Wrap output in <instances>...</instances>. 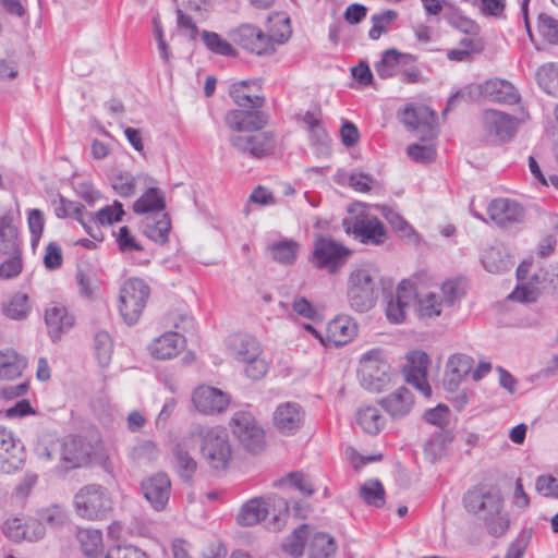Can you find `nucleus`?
Returning <instances> with one entry per match:
<instances>
[{
  "label": "nucleus",
  "mask_w": 558,
  "mask_h": 558,
  "mask_svg": "<svg viewBox=\"0 0 558 558\" xmlns=\"http://www.w3.org/2000/svg\"><path fill=\"white\" fill-rule=\"evenodd\" d=\"M463 505L468 512L484 521L490 535L500 537L509 530L510 520L502 511L504 498L498 489L474 486L464 494Z\"/></svg>",
  "instance_id": "obj_1"
},
{
  "label": "nucleus",
  "mask_w": 558,
  "mask_h": 558,
  "mask_svg": "<svg viewBox=\"0 0 558 558\" xmlns=\"http://www.w3.org/2000/svg\"><path fill=\"white\" fill-rule=\"evenodd\" d=\"M247 86V81L232 86L230 96L241 109L230 110L225 116L227 126L238 134L260 131L268 123V116L259 110L264 106L265 98L245 94L242 88Z\"/></svg>",
  "instance_id": "obj_2"
},
{
  "label": "nucleus",
  "mask_w": 558,
  "mask_h": 558,
  "mask_svg": "<svg viewBox=\"0 0 558 558\" xmlns=\"http://www.w3.org/2000/svg\"><path fill=\"white\" fill-rule=\"evenodd\" d=\"M379 275L371 266H362L351 271L347 284V298L351 308L365 313L373 308L377 299Z\"/></svg>",
  "instance_id": "obj_3"
},
{
  "label": "nucleus",
  "mask_w": 558,
  "mask_h": 558,
  "mask_svg": "<svg viewBox=\"0 0 558 558\" xmlns=\"http://www.w3.org/2000/svg\"><path fill=\"white\" fill-rule=\"evenodd\" d=\"M201 453L207 464L217 471L226 470L232 459V447L225 429L198 426Z\"/></svg>",
  "instance_id": "obj_4"
},
{
  "label": "nucleus",
  "mask_w": 558,
  "mask_h": 558,
  "mask_svg": "<svg viewBox=\"0 0 558 558\" xmlns=\"http://www.w3.org/2000/svg\"><path fill=\"white\" fill-rule=\"evenodd\" d=\"M77 514L87 520H104L113 510L108 489L99 484H87L74 496Z\"/></svg>",
  "instance_id": "obj_5"
},
{
  "label": "nucleus",
  "mask_w": 558,
  "mask_h": 558,
  "mask_svg": "<svg viewBox=\"0 0 558 558\" xmlns=\"http://www.w3.org/2000/svg\"><path fill=\"white\" fill-rule=\"evenodd\" d=\"M352 251L336 240L319 235L313 243L311 263L317 269L336 275L347 264Z\"/></svg>",
  "instance_id": "obj_6"
},
{
  "label": "nucleus",
  "mask_w": 558,
  "mask_h": 558,
  "mask_svg": "<svg viewBox=\"0 0 558 558\" xmlns=\"http://www.w3.org/2000/svg\"><path fill=\"white\" fill-rule=\"evenodd\" d=\"M150 294L149 286L140 278L128 279L120 288L119 311L123 320L136 324L146 307Z\"/></svg>",
  "instance_id": "obj_7"
},
{
  "label": "nucleus",
  "mask_w": 558,
  "mask_h": 558,
  "mask_svg": "<svg viewBox=\"0 0 558 558\" xmlns=\"http://www.w3.org/2000/svg\"><path fill=\"white\" fill-rule=\"evenodd\" d=\"M230 425L232 433L247 451L258 453L264 449V430L256 424L254 416L250 412H235L231 417Z\"/></svg>",
  "instance_id": "obj_8"
},
{
  "label": "nucleus",
  "mask_w": 558,
  "mask_h": 558,
  "mask_svg": "<svg viewBox=\"0 0 558 558\" xmlns=\"http://www.w3.org/2000/svg\"><path fill=\"white\" fill-rule=\"evenodd\" d=\"M230 145L243 155L264 158L272 155L277 148L276 136L270 131L248 134H234L229 138Z\"/></svg>",
  "instance_id": "obj_9"
},
{
  "label": "nucleus",
  "mask_w": 558,
  "mask_h": 558,
  "mask_svg": "<svg viewBox=\"0 0 558 558\" xmlns=\"http://www.w3.org/2000/svg\"><path fill=\"white\" fill-rule=\"evenodd\" d=\"M343 228L361 243L380 245L387 240V231L376 217L355 216L343 220Z\"/></svg>",
  "instance_id": "obj_10"
},
{
  "label": "nucleus",
  "mask_w": 558,
  "mask_h": 558,
  "mask_svg": "<svg viewBox=\"0 0 558 558\" xmlns=\"http://www.w3.org/2000/svg\"><path fill=\"white\" fill-rule=\"evenodd\" d=\"M228 36L234 44L252 53L265 56L275 52L272 38L252 24H242L230 29Z\"/></svg>",
  "instance_id": "obj_11"
},
{
  "label": "nucleus",
  "mask_w": 558,
  "mask_h": 558,
  "mask_svg": "<svg viewBox=\"0 0 558 558\" xmlns=\"http://www.w3.org/2000/svg\"><path fill=\"white\" fill-rule=\"evenodd\" d=\"M378 352H366L361 360V383L371 390L379 392L390 383V366L377 359Z\"/></svg>",
  "instance_id": "obj_12"
},
{
  "label": "nucleus",
  "mask_w": 558,
  "mask_h": 558,
  "mask_svg": "<svg viewBox=\"0 0 558 558\" xmlns=\"http://www.w3.org/2000/svg\"><path fill=\"white\" fill-rule=\"evenodd\" d=\"M400 120L408 130L420 132L423 140L435 134L436 114L426 106L407 105L400 113Z\"/></svg>",
  "instance_id": "obj_13"
},
{
  "label": "nucleus",
  "mask_w": 558,
  "mask_h": 558,
  "mask_svg": "<svg viewBox=\"0 0 558 558\" xmlns=\"http://www.w3.org/2000/svg\"><path fill=\"white\" fill-rule=\"evenodd\" d=\"M305 411L296 402L280 403L272 415L274 426L286 436L295 435L303 426Z\"/></svg>",
  "instance_id": "obj_14"
},
{
  "label": "nucleus",
  "mask_w": 558,
  "mask_h": 558,
  "mask_svg": "<svg viewBox=\"0 0 558 558\" xmlns=\"http://www.w3.org/2000/svg\"><path fill=\"white\" fill-rule=\"evenodd\" d=\"M195 409L206 415H215L227 410L230 398L222 390L211 386H199L192 395Z\"/></svg>",
  "instance_id": "obj_15"
},
{
  "label": "nucleus",
  "mask_w": 558,
  "mask_h": 558,
  "mask_svg": "<svg viewBox=\"0 0 558 558\" xmlns=\"http://www.w3.org/2000/svg\"><path fill=\"white\" fill-rule=\"evenodd\" d=\"M25 459L22 442L11 430L0 426V472L11 473L20 469Z\"/></svg>",
  "instance_id": "obj_16"
},
{
  "label": "nucleus",
  "mask_w": 558,
  "mask_h": 558,
  "mask_svg": "<svg viewBox=\"0 0 558 558\" xmlns=\"http://www.w3.org/2000/svg\"><path fill=\"white\" fill-rule=\"evenodd\" d=\"M194 447L191 439L184 437L174 444L172 452V468L179 478L191 485L197 471L198 463L191 454L190 449Z\"/></svg>",
  "instance_id": "obj_17"
},
{
  "label": "nucleus",
  "mask_w": 558,
  "mask_h": 558,
  "mask_svg": "<svg viewBox=\"0 0 558 558\" xmlns=\"http://www.w3.org/2000/svg\"><path fill=\"white\" fill-rule=\"evenodd\" d=\"M429 356L423 351H414L408 355L404 366L407 383L417 389L423 396L430 397L432 388L427 381V366Z\"/></svg>",
  "instance_id": "obj_18"
},
{
  "label": "nucleus",
  "mask_w": 558,
  "mask_h": 558,
  "mask_svg": "<svg viewBox=\"0 0 558 558\" xmlns=\"http://www.w3.org/2000/svg\"><path fill=\"white\" fill-rule=\"evenodd\" d=\"M417 296L415 286L410 280H402L386 306V316L390 323L401 324L411 302Z\"/></svg>",
  "instance_id": "obj_19"
},
{
  "label": "nucleus",
  "mask_w": 558,
  "mask_h": 558,
  "mask_svg": "<svg viewBox=\"0 0 558 558\" xmlns=\"http://www.w3.org/2000/svg\"><path fill=\"white\" fill-rule=\"evenodd\" d=\"M487 213L489 218L502 228L520 222L524 217L523 207L508 198L493 199L487 207Z\"/></svg>",
  "instance_id": "obj_20"
},
{
  "label": "nucleus",
  "mask_w": 558,
  "mask_h": 558,
  "mask_svg": "<svg viewBox=\"0 0 558 558\" xmlns=\"http://www.w3.org/2000/svg\"><path fill=\"white\" fill-rule=\"evenodd\" d=\"M92 447L82 438H72L62 444L61 468L71 470L82 468L90 462Z\"/></svg>",
  "instance_id": "obj_21"
},
{
  "label": "nucleus",
  "mask_w": 558,
  "mask_h": 558,
  "mask_svg": "<svg viewBox=\"0 0 558 558\" xmlns=\"http://www.w3.org/2000/svg\"><path fill=\"white\" fill-rule=\"evenodd\" d=\"M142 489L151 507L160 511L169 501L171 482L166 473H157L143 482Z\"/></svg>",
  "instance_id": "obj_22"
},
{
  "label": "nucleus",
  "mask_w": 558,
  "mask_h": 558,
  "mask_svg": "<svg viewBox=\"0 0 558 558\" xmlns=\"http://www.w3.org/2000/svg\"><path fill=\"white\" fill-rule=\"evenodd\" d=\"M480 94L489 101L514 105L521 100L517 88L507 80H487L478 86Z\"/></svg>",
  "instance_id": "obj_23"
},
{
  "label": "nucleus",
  "mask_w": 558,
  "mask_h": 558,
  "mask_svg": "<svg viewBox=\"0 0 558 558\" xmlns=\"http://www.w3.org/2000/svg\"><path fill=\"white\" fill-rule=\"evenodd\" d=\"M474 360L463 353L449 356L445 372V387L448 391H456L462 380L472 372Z\"/></svg>",
  "instance_id": "obj_24"
},
{
  "label": "nucleus",
  "mask_w": 558,
  "mask_h": 558,
  "mask_svg": "<svg viewBox=\"0 0 558 558\" xmlns=\"http://www.w3.org/2000/svg\"><path fill=\"white\" fill-rule=\"evenodd\" d=\"M483 121L486 131L501 142L510 140L517 131V119L501 111H485Z\"/></svg>",
  "instance_id": "obj_25"
},
{
  "label": "nucleus",
  "mask_w": 558,
  "mask_h": 558,
  "mask_svg": "<svg viewBox=\"0 0 558 558\" xmlns=\"http://www.w3.org/2000/svg\"><path fill=\"white\" fill-rule=\"evenodd\" d=\"M45 323L49 337L56 342L73 327L74 317L64 306L54 305L46 310Z\"/></svg>",
  "instance_id": "obj_26"
},
{
  "label": "nucleus",
  "mask_w": 558,
  "mask_h": 558,
  "mask_svg": "<svg viewBox=\"0 0 558 558\" xmlns=\"http://www.w3.org/2000/svg\"><path fill=\"white\" fill-rule=\"evenodd\" d=\"M415 62V58L409 53H401L395 48L384 51L381 59L375 63L377 75L387 80L397 75L399 68L407 66Z\"/></svg>",
  "instance_id": "obj_27"
},
{
  "label": "nucleus",
  "mask_w": 558,
  "mask_h": 558,
  "mask_svg": "<svg viewBox=\"0 0 558 558\" xmlns=\"http://www.w3.org/2000/svg\"><path fill=\"white\" fill-rule=\"evenodd\" d=\"M141 230L155 243L165 244L168 242L171 231L170 217L166 213L145 216L141 222Z\"/></svg>",
  "instance_id": "obj_28"
},
{
  "label": "nucleus",
  "mask_w": 558,
  "mask_h": 558,
  "mask_svg": "<svg viewBox=\"0 0 558 558\" xmlns=\"http://www.w3.org/2000/svg\"><path fill=\"white\" fill-rule=\"evenodd\" d=\"M378 402L392 418H399L410 413L414 400L408 388L400 387L395 392L381 398Z\"/></svg>",
  "instance_id": "obj_29"
},
{
  "label": "nucleus",
  "mask_w": 558,
  "mask_h": 558,
  "mask_svg": "<svg viewBox=\"0 0 558 558\" xmlns=\"http://www.w3.org/2000/svg\"><path fill=\"white\" fill-rule=\"evenodd\" d=\"M56 216L58 218H64L68 216L74 217L85 229L88 235L96 241L102 240V232L97 227L89 226L85 216V206L68 201L64 197H60V204L54 209Z\"/></svg>",
  "instance_id": "obj_30"
},
{
  "label": "nucleus",
  "mask_w": 558,
  "mask_h": 558,
  "mask_svg": "<svg viewBox=\"0 0 558 558\" xmlns=\"http://www.w3.org/2000/svg\"><path fill=\"white\" fill-rule=\"evenodd\" d=\"M229 354L238 362L262 354L257 339L247 333H235L228 340Z\"/></svg>",
  "instance_id": "obj_31"
},
{
  "label": "nucleus",
  "mask_w": 558,
  "mask_h": 558,
  "mask_svg": "<svg viewBox=\"0 0 558 558\" xmlns=\"http://www.w3.org/2000/svg\"><path fill=\"white\" fill-rule=\"evenodd\" d=\"M271 498H253L245 502L236 515V522L242 526H252L264 520L269 511Z\"/></svg>",
  "instance_id": "obj_32"
},
{
  "label": "nucleus",
  "mask_w": 558,
  "mask_h": 558,
  "mask_svg": "<svg viewBox=\"0 0 558 558\" xmlns=\"http://www.w3.org/2000/svg\"><path fill=\"white\" fill-rule=\"evenodd\" d=\"M183 347L184 338L178 332L169 331L154 340L150 352L156 359L168 360L177 356Z\"/></svg>",
  "instance_id": "obj_33"
},
{
  "label": "nucleus",
  "mask_w": 558,
  "mask_h": 558,
  "mask_svg": "<svg viewBox=\"0 0 558 558\" xmlns=\"http://www.w3.org/2000/svg\"><path fill=\"white\" fill-rule=\"evenodd\" d=\"M165 208L166 195L158 187H148L133 204V211L145 216L163 214Z\"/></svg>",
  "instance_id": "obj_34"
},
{
  "label": "nucleus",
  "mask_w": 558,
  "mask_h": 558,
  "mask_svg": "<svg viewBox=\"0 0 558 558\" xmlns=\"http://www.w3.org/2000/svg\"><path fill=\"white\" fill-rule=\"evenodd\" d=\"M2 314L12 320H26L32 311V304L26 293L15 292L1 303Z\"/></svg>",
  "instance_id": "obj_35"
},
{
  "label": "nucleus",
  "mask_w": 558,
  "mask_h": 558,
  "mask_svg": "<svg viewBox=\"0 0 558 558\" xmlns=\"http://www.w3.org/2000/svg\"><path fill=\"white\" fill-rule=\"evenodd\" d=\"M356 424L368 435H378L386 425V418L381 415L379 409L374 405L361 407L356 411Z\"/></svg>",
  "instance_id": "obj_36"
},
{
  "label": "nucleus",
  "mask_w": 558,
  "mask_h": 558,
  "mask_svg": "<svg viewBox=\"0 0 558 558\" xmlns=\"http://www.w3.org/2000/svg\"><path fill=\"white\" fill-rule=\"evenodd\" d=\"M355 325L345 317L332 319L326 329V341L336 347L347 344L355 335Z\"/></svg>",
  "instance_id": "obj_37"
},
{
  "label": "nucleus",
  "mask_w": 558,
  "mask_h": 558,
  "mask_svg": "<svg viewBox=\"0 0 558 558\" xmlns=\"http://www.w3.org/2000/svg\"><path fill=\"white\" fill-rule=\"evenodd\" d=\"M482 264L492 274L508 271L513 266L510 254L502 246L487 248L482 255Z\"/></svg>",
  "instance_id": "obj_38"
},
{
  "label": "nucleus",
  "mask_w": 558,
  "mask_h": 558,
  "mask_svg": "<svg viewBox=\"0 0 558 558\" xmlns=\"http://www.w3.org/2000/svg\"><path fill=\"white\" fill-rule=\"evenodd\" d=\"M123 205L119 201H114L112 205L100 208L95 214L85 209V216L89 226H111L113 222L121 221L124 216Z\"/></svg>",
  "instance_id": "obj_39"
},
{
  "label": "nucleus",
  "mask_w": 558,
  "mask_h": 558,
  "mask_svg": "<svg viewBox=\"0 0 558 558\" xmlns=\"http://www.w3.org/2000/svg\"><path fill=\"white\" fill-rule=\"evenodd\" d=\"M20 253L17 229L9 216L0 217V258Z\"/></svg>",
  "instance_id": "obj_40"
},
{
  "label": "nucleus",
  "mask_w": 558,
  "mask_h": 558,
  "mask_svg": "<svg viewBox=\"0 0 558 558\" xmlns=\"http://www.w3.org/2000/svg\"><path fill=\"white\" fill-rule=\"evenodd\" d=\"M444 306L440 295L428 292L417 299L415 314L420 320L427 323L439 317L442 313Z\"/></svg>",
  "instance_id": "obj_41"
},
{
  "label": "nucleus",
  "mask_w": 558,
  "mask_h": 558,
  "mask_svg": "<svg viewBox=\"0 0 558 558\" xmlns=\"http://www.w3.org/2000/svg\"><path fill=\"white\" fill-rule=\"evenodd\" d=\"M337 545L332 536L316 532L308 541V558H330L335 555Z\"/></svg>",
  "instance_id": "obj_42"
},
{
  "label": "nucleus",
  "mask_w": 558,
  "mask_h": 558,
  "mask_svg": "<svg viewBox=\"0 0 558 558\" xmlns=\"http://www.w3.org/2000/svg\"><path fill=\"white\" fill-rule=\"evenodd\" d=\"M299 248V243L291 239H284L268 245L272 259L282 265H292L296 260Z\"/></svg>",
  "instance_id": "obj_43"
},
{
  "label": "nucleus",
  "mask_w": 558,
  "mask_h": 558,
  "mask_svg": "<svg viewBox=\"0 0 558 558\" xmlns=\"http://www.w3.org/2000/svg\"><path fill=\"white\" fill-rule=\"evenodd\" d=\"M453 437L449 430L444 428L436 430L425 442L424 453L432 462L437 461L446 452L448 444Z\"/></svg>",
  "instance_id": "obj_44"
},
{
  "label": "nucleus",
  "mask_w": 558,
  "mask_h": 558,
  "mask_svg": "<svg viewBox=\"0 0 558 558\" xmlns=\"http://www.w3.org/2000/svg\"><path fill=\"white\" fill-rule=\"evenodd\" d=\"M201 36L204 45L210 52L223 57L238 56L236 49L218 33L204 29L201 32Z\"/></svg>",
  "instance_id": "obj_45"
},
{
  "label": "nucleus",
  "mask_w": 558,
  "mask_h": 558,
  "mask_svg": "<svg viewBox=\"0 0 558 558\" xmlns=\"http://www.w3.org/2000/svg\"><path fill=\"white\" fill-rule=\"evenodd\" d=\"M538 86L548 95L558 96V64L547 63L536 71Z\"/></svg>",
  "instance_id": "obj_46"
},
{
  "label": "nucleus",
  "mask_w": 558,
  "mask_h": 558,
  "mask_svg": "<svg viewBox=\"0 0 558 558\" xmlns=\"http://www.w3.org/2000/svg\"><path fill=\"white\" fill-rule=\"evenodd\" d=\"M77 539L84 555L96 557L102 550V534L99 530L81 529Z\"/></svg>",
  "instance_id": "obj_47"
},
{
  "label": "nucleus",
  "mask_w": 558,
  "mask_h": 558,
  "mask_svg": "<svg viewBox=\"0 0 558 558\" xmlns=\"http://www.w3.org/2000/svg\"><path fill=\"white\" fill-rule=\"evenodd\" d=\"M25 362L15 352H0V379H13L22 374Z\"/></svg>",
  "instance_id": "obj_48"
},
{
  "label": "nucleus",
  "mask_w": 558,
  "mask_h": 558,
  "mask_svg": "<svg viewBox=\"0 0 558 558\" xmlns=\"http://www.w3.org/2000/svg\"><path fill=\"white\" fill-rule=\"evenodd\" d=\"M360 497L368 505L381 508L385 505V488L378 480H368L360 487Z\"/></svg>",
  "instance_id": "obj_49"
},
{
  "label": "nucleus",
  "mask_w": 558,
  "mask_h": 558,
  "mask_svg": "<svg viewBox=\"0 0 558 558\" xmlns=\"http://www.w3.org/2000/svg\"><path fill=\"white\" fill-rule=\"evenodd\" d=\"M310 535V526L302 524L298 526L283 542V550L292 556H301Z\"/></svg>",
  "instance_id": "obj_50"
},
{
  "label": "nucleus",
  "mask_w": 558,
  "mask_h": 558,
  "mask_svg": "<svg viewBox=\"0 0 558 558\" xmlns=\"http://www.w3.org/2000/svg\"><path fill=\"white\" fill-rule=\"evenodd\" d=\"M62 444L58 439L40 438L35 445V456L44 463H50L59 458L61 461Z\"/></svg>",
  "instance_id": "obj_51"
},
{
  "label": "nucleus",
  "mask_w": 558,
  "mask_h": 558,
  "mask_svg": "<svg viewBox=\"0 0 558 558\" xmlns=\"http://www.w3.org/2000/svg\"><path fill=\"white\" fill-rule=\"evenodd\" d=\"M381 215L391 226V228L402 238L416 236L414 229L405 221V219L393 208L389 206L381 207Z\"/></svg>",
  "instance_id": "obj_52"
},
{
  "label": "nucleus",
  "mask_w": 558,
  "mask_h": 558,
  "mask_svg": "<svg viewBox=\"0 0 558 558\" xmlns=\"http://www.w3.org/2000/svg\"><path fill=\"white\" fill-rule=\"evenodd\" d=\"M398 19V13L395 10H386L381 13L374 14L371 17L373 26L368 32V37L372 40H377L383 34L388 32L391 25Z\"/></svg>",
  "instance_id": "obj_53"
},
{
  "label": "nucleus",
  "mask_w": 558,
  "mask_h": 558,
  "mask_svg": "<svg viewBox=\"0 0 558 558\" xmlns=\"http://www.w3.org/2000/svg\"><path fill=\"white\" fill-rule=\"evenodd\" d=\"M160 450L153 440H143L131 449L132 460L140 464L153 462L158 459Z\"/></svg>",
  "instance_id": "obj_54"
},
{
  "label": "nucleus",
  "mask_w": 558,
  "mask_h": 558,
  "mask_svg": "<svg viewBox=\"0 0 558 558\" xmlns=\"http://www.w3.org/2000/svg\"><path fill=\"white\" fill-rule=\"evenodd\" d=\"M94 348L96 357L101 366L108 365L112 354V340L107 331H99L95 335Z\"/></svg>",
  "instance_id": "obj_55"
},
{
  "label": "nucleus",
  "mask_w": 558,
  "mask_h": 558,
  "mask_svg": "<svg viewBox=\"0 0 558 558\" xmlns=\"http://www.w3.org/2000/svg\"><path fill=\"white\" fill-rule=\"evenodd\" d=\"M532 529L522 530L515 539L509 545L505 558H522L532 539Z\"/></svg>",
  "instance_id": "obj_56"
},
{
  "label": "nucleus",
  "mask_w": 558,
  "mask_h": 558,
  "mask_svg": "<svg viewBox=\"0 0 558 558\" xmlns=\"http://www.w3.org/2000/svg\"><path fill=\"white\" fill-rule=\"evenodd\" d=\"M407 154L410 159L415 162L428 163L435 160L436 149L432 144L421 145L412 144L407 148Z\"/></svg>",
  "instance_id": "obj_57"
},
{
  "label": "nucleus",
  "mask_w": 558,
  "mask_h": 558,
  "mask_svg": "<svg viewBox=\"0 0 558 558\" xmlns=\"http://www.w3.org/2000/svg\"><path fill=\"white\" fill-rule=\"evenodd\" d=\"M538 31L549 44H558V20L545 13L539 14Z\"/></svg>",
  "instance_id": "obj_58"
},
{
  "label": "nucleus",
  "mask_w": 558,
  "mask_h": 558,
  "mask_svg": "<svg viewBox=\"0 0 558 558\" xmlns=\"http://www.w3.org/2000/svg\"><path fill=\"white\" fill-rule=\"evenodd\" d=\"M347 180L349 186H351L354 191L363 193L369 192L376 183L374 177L361 171H352L351 173L347 174Z\"/></svg>",
  "instance_id": "obj_59"
},
{
  "label": "nucleus",
  "mask_w": 558,
  "mask_h": 558,
  "mask_svg": "<svg viewBox=\"0 0 558 558\" xmlns=\"http://www.w3.org/2000/svg\"><path fill=\"white\" fill-rule=\"evenodd\" d=\"M464 291L459 280L450 279L441 286V299L445 306H452L462 295Z\"/></svg>",
  "instance_id": "obj_60"
},
{
  "label": "nucleus",
  "mask_w": 558,
  "mask_h": 558,
  "mask_svg": "<svg viewBox=\"0 0 558 558\" xmlns=\"http://www.w3.org/2000/svg\"><path fill=\"white\" fill-rule=\"evenodd\" d=\"M242 363L246 364L244 368L245 375L253 380L263 378L268 371V364L260 355L250 356Z\"/></svg>",
  "instance_id": "obj_61"
},
{
  "label": "nucleus",
  "mask_w": 558,
  "mask_h": 558,
  "mask_svg": "<svg viewBox=\"0 0 558 558\" xmlns=\"http://www.w3.org/2000/svg\"><path fill=\"white\" fill-rule=\"evenodd\" d=\"M118 247L122 253L142 252L144 248L128 227H121L117 235Z\"/></svg>",
  "instance_id": "obj_62"
},
{
  "label": "nucleus",
  "mask_w": 558,
  "mask_h": 558,
  "mask_svg": "<svg viewBox=\"0 0 558 558\" xmlns=\"http://www.w3.org/2000/svg\"><path fill=\"white\" fill-rule=\"evenodd\" d=\"M112 187L121 197H130L135 193V178L129 173H120L112 181Z\"/></svg>",
  "instance_id": "obj_63"
},
{
  "label": "nucleus",
  "mask_w": 558,
  "mask_h": 558,
  "mask_svg": "<svg viewBox=\"0 0 558 558\" xmlns=\"http://www.w3.org/2000/svg\"><path fill=\"white\" fill-rule=\"evenodd\" d=\"M102 558H148V556L134 546H118L109 549Z\"/></svg>",
  "instance_id": "obj_64"
}]
</instances>
